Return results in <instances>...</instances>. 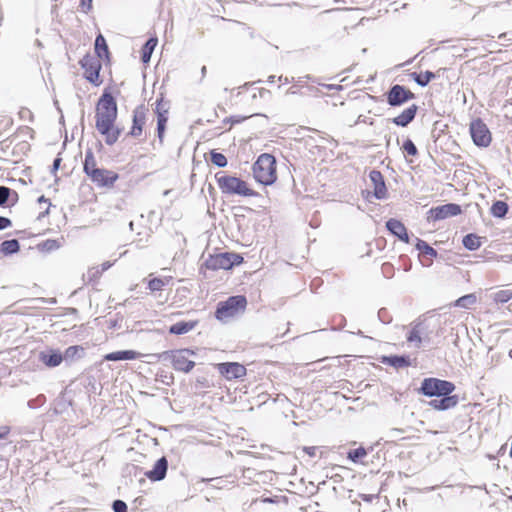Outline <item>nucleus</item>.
Here are the masks:
<instances>
[{
	"instance_id": "1",
	"label": "nucleus",
	"mask_w": 512,
	"mask_h": 512,
	"mask_svg": "<svg viewBox=\"0 0 512 512\" xmlns=\"http://www.w3.org/2000/svg\"><path fill=\"white\" fill-rule=\"evenodd\" d=\"M254 179L264 185L268 186L276 180V160L274 156L264 153L261 154L257 161L252 166Z\"/></svg>"
},
{
	"instance_id": "2",
	"label": "nucleus",
	"mask_w": 512,
	"mask_h": 512,
	"mask_svg": "<svg viewBox=\"0 0 512 512\" xmlns=\"http://www.w3.org/2000/svg\"><path fill=\"white\" fill-rule=\"evenodd\" d=\"M244 261L241 254L236 252H221L217 254H209L201 265V270L206 268L208 270L217 271L220 269L231 270L235 266H239Z\"/></svg>"
},
{
	"instance_id": "3",
	"label": "nucleus",
	"mask_w": 512,
	"mask_h": 512,
	"mask_svg": "<svg viewBox=\"0 0 512 512\" xmlns=\"http://www.w3.org/2000/svg\"><path fill=\"white\" fill-rule=\"evenodd\" d=\"M455 389L456 386L451 381L435 377H427L421 381L417 392L428 398H437L440 396H446L448 393H453Z\"/></svg>"
},
{
	"instance_id": "4",
	"label": "nucleus",
	"mask_w": 512,
	"mask_h": 512,
	"mask_svg": "<svg viewBox=\"0 0 512 512\" xmlns=\"http://www.w3.org/2000/svg\"><path fill=\"white\" fill-rule=\"evenodd\" d=\"M168 471V460L165 456L160 457L153 465L151 470L143 473L152 482H158L165 479ZM142 468L135 464H127L123 469V476H141Z\"/></svg>"
},
{
	"instance_id": "5",
	"label": "nucleus",
	"mask_w": 512,
	"mask_h": 512,
	"mask_svg": "<svg viewBox=\"0 0 512 512\" xmlns=\"http://www.w3.org/2000/svg\"><path fill=\"white\" fill-rule=\"evenodd\" d=\"M118 115V107L115 98L109 89H105L98 100L96 106V121L99 122H116Z\"/></svg>"
},
{
	"instance_id": "6",
	"label": "nucleus",
	"mask_w": 512,
	"mask_h": 512,
	"mask_svg": "<svg viewBox=\"0 0 512 512\" xmlns=\"http://www.w3.org/2000/svg\"><path fill=\"white\" fill-rule=\"evenodd\" d=\"M194 355L196 351L190 348L168 350L162 353L164 359H170L174 370L183 373H189L195 367V362L189 359Z\"/></svg>"
},
{
	"instance_id": "7",
	"label": "nucleus",
	"mask_w": 512,
	"mask_h": 512,
	"mask_svg": "<svg viewBox=\"0 0 512 512\" xmlns=\"http://www.w3.org/2000/svg\"><path fill=\"white\" fill-rule=\"evenodd\" d=\"M247 306V299L244 295H234L217 304L215 318L219 321H226L235 316L240 311H244Z\"/></svg>"
},
{
	"instance_id": "8",
	"label": "nucleus",
	"mask_w": 512,
	"mask_h": 512,
	"mask_svg": "<svg viewBox=\"0 0 512 512\" xmlns=\"http://www.w3.org/2000/svg\"><path fill=\"white\" fill-rule=\"evenodd\" d=\"M81 68L84 70V78L94 86H99L102 81L100 80L101 62L100 60L90 54H86L79 62Z\"/></svg>"
},
{
	"instance_id": "9",
	"label": "nucleus",
	"mask_w": 512,
	"mask_h": 512,
	"mask_svg": "<svg viewBox=\"0 0 512 512\" xmlns=\"http://www.w3.org/2000/svg\"><path fill=\"white\" fill-rule=\"evenodd\" d=\"M387 104L391 107H400L416 98L415 94L407 87L395 84L385 93Z\"/></svg>"
},
{
	"instance_id": "10",
	"label": "nucleus",
	"mask_w": 512,
	"mask_h": 512,
	"mask_svg": "<svg viewBox=\"0 0 512 512\" xmlns=\"http://www.w3.org/2000/svg\"><path fill=\"white\" fill-rule=\"evenodd\" d=\"M215 179L222 192H254L245 181L224 172L216 173Z\"/></svg>"
},
{
	"instance_id": "11",
	"label": "nucleus",
	"mask_w": 512,
	"mask_h": 512,
	"mask_svg": "<svg viewBox=\"0 0 512 512\" xmlns=\"http://www.w3.org/2000/svg\"><path fill=\"white\" fill-rule=\"evenodd\" d=\"M470 134L473 143L478 147H488L491 143V133L487 125L480 118L471 122Z\"/></svg>"
},
{
	"instance_id": "12",
	"label": "nucleus",
	"mask_w": 512,
	"mask_h": 512,
	"mask_svg": "<svg viewBox=\"0 0 512 512\" xmlns=\"http://www.w3.org/2000/svg\"><path fill=\"white\" fill-rule=\"evenodd\" d=\"M462 213V208L459 204L456 203H447L443 205H439L436 207H432L428 211L427 220L428 221H440L449 217L458 216Z\"/></svg>"
},
{
	"instance_id": "13",
	"label": "nucleus",
	"mask_w": 512,
	"mask_h": 512,
	"mask_svg": "<svg viewBox=\"0 0 512 512\" xmlns=\"http://www.w3.org/2000/svg\"><path fill=\"white\" fill-rule=\"evenodd\" d=\"M218 372L227 380L243 378L246 373V367L238 362H222L216 365Z\"/></svg>"
},
{
	"instance_id": "14",
	"label": "nucleus",
	"mask_w": 512,
	"mask_h": 512,
	"mask_svg": "<svg viewBox=\"0 0 512 512\" xmlns=\"http://www.w3.org/2000/svg\"><path fill=\"white\" fill-rule=\"evenodd\" d=\"M88 177L98 187H110L114 184L119 176L114 171L98 168L96 170H92Z\"/></svg>"
},
{
	"instance_id": "15",
	"label": "nucleus",
	"mask_w": 512,
	"mask_h": 512,
	"mask_svg": "<svg viewBox=\"0 0 512 512\" xmlns=\"http://www.w3.org/2000/svg\"><path fill=\"white\" fill-rule=\"evenodd\" d=\"M97 131L105 137V143L112 146L119 139L122 129L115 126V122H99L96 121Z\"/></svg>"
},
{
	"instance_id": "16",
	"label": "nucleus",
	"mask_w": 512,
	"mask_h": 512,
	"mask_svg": "<svg viewBox=\"0 0 512 512\" xmlns=\"http://www.w3.org/2000/svg\"><path fill=\"white\" fill-rule=\"evenodd\" d=\"M147 108L144 104L138 105L133 111L132 127L128 135L139 137L146 123Z\"/></svg>"
},
{
	"instance_id": "17",
	"label": "nucleus",
	"mask_w": 512,
	"mask_h": 512,
	"mask_svg": "<svg viewBox=\"0 0 512 512\" xmlns=\"http://www.w3.org/2000/svg\"><path fill=\"white\" fill-rule=\"evenodd\" d=\"M459 403V396L448 393L446 396H440L429 401L428 405L437 411H447L456 407Z\"/></svg>"
},
{
	"instance_id": "18",
	"label": "nucleus",
	"mask_w": 512,
	"mask_h": 512,
	"mask_svg": "<svg viewBox=\"0 0 512 512\" xmlns=\"http://www.w3.org/2000/svg\"><path fill=\"white\" fill-rule=\"evenodd\" d=\"M39 361L49 368H55L64 361L63 353L58 349L49 348L39 353Z\"/></svg>"
},
{
	"instance_id": "19",
	"label": "nucleus",
	"mask_w": 512,
	"mask_h": 512,
	"mask_svg": "<svg viewBox=\"0 0 512 512\" xmlns=\"http://www.w3.org/2000/svg\"><path fill=\"white\" fill-rule=\"evenodd\" d=\"M386 229L395 237H397L400 241L408 244L410 242V237L405 225L395 218H390L386 222Z\"/></svg>"
},
{
	"instance_id": "20",
	"label": "nucleus",
	"mask_w": 512,
	"mask_h": 512,
	"mask_svg": "<svg viewBox=\"0 0 512 512\" xmlns=\"http://www.w3.org/2000/svg\"><path fill=\"white\" fill-rule=\"evenodd\" d=\"M13 140L10 138L4 139L0 141V153L2 154L1 157L8 158L9 156H15L18 155V152L16 149H18L21 152H25L29 149V144L25 141L20 142L15 147H12Z\"/></svg>"
},
{
	"instance_id": "21",
	"label": "nucleus",
	"mask_w": 512,
	"mask_h": 512,
	"mask_svg": "<svg viewBox=\"0 0 512 512\" xmlns=\"http://www.w3.org/2000/svg\"><path fill=\"white\" fill-rule=\"evenodd\" d=\"M418 106L412 104L404 109L399 115L391 119V122L399 127H407L416 117Z\"/></svg>"
},
{
	"instance_id": "22",
	"label": "nucleus",
	"mask_w": 512,
	"mask_h": 512,
	"mask_svg": "<svg viewBox=\"0 0 512 512\" xmlns=\"http://www.w3.org/2000/svg\"><path fill=\"white\" fill-rule=\"evenodd\" d=\"M380 362L395 369L406 368L411 365L410 356L405 354L384 355L380 358Z\"/></svg>"
},
{
	"instance_id": "23",
	"label": "nucleus",
	"mask_w": 512,
	"mask_h": 512,
	"mask_svg": "<svg viewBox=\"0 0 512 512\" xmlns=\"http://www.w3.org/2000/svg\"><path fill=\"white\" fill-rule=\"evenodd\" d=\"M415 249L419 252V256H428L431 259H442L436 249L430 246L425 240L416 237L415 238Z\"/></svg>"
},
{
	"instance_id": "24",
	"label": "nucleus",
	"mask_w": 512,
	"mask_h": 512,
	"mask_svg": "<svg viewBox=\"0 0 512 512\" xmlns=\"http://www.w3.org/2000/svg\"><path fill=\"white\" fill-rule=\"evenodd\" d=\"M197 324V320L178 321L169 327V333L173 335H183L193 330Z\"/></svg>"
},
{
	"instance_id": "25",
	"label": "nucleus",
	"mask_w": 512,
	"mask_h": 512,
	"mask_svg": "<svg viewBox=\"0 0 512 512\" xmlns=\"http://www.w3.org/2000/svg\"><path fill=\"white\" fill-rule=\"evenodd\" d=\"M138 355L139 353L134 350H119L106 354L104 359L107 361H126L134 360Z\"/></svg>"
},
{
	"instance_id": "26",
	"label": "nucleus",
	"mask_w": 512,
	"mask_h": 512,
	"mask_svg": "<svg viewBox=\"0 0 512 512\" xmlns=\"http://www.w3.org/2000/svg\"><path fill=\"white\" fill-rule=\"evenodd\" d=\"M85 356V349L81 345H72L65 349L63 359L66 363L77 361Z\"/></svg>"
},
{
	"instance_id": "27",
	"label": "nucleus",
	"mask_w": 512,
	"mask_h": 512,
	"mask_svg": "<svg viewBox=\"0 0 512 512\" xmlns=\"http://www.w3.org/2000/svg\"><path fill=\"white\" fill-rule=\"evenodd\" d=\"M170 110V101L165 100L163 97V94L160 95L159 98H157L155 102V109L154 112L157 115V119H168V114Z\"/></svg>"
},
{
	"instance_id": "28",
	"label": "nucleus",
	"mask_w": 512,
	"mask_h": 512,
	"mask_svg": "<svg viewBox=\"0 0 512 512\" xmlns=\"http://www.w3.org/2000/svg\"><path fill=\"white\" fill-rule=\"evenodd\" d=\"M462 245L468 251H476L481 245V237L475 233H468L462 238Z\"/></svg>"
},
{
	"instance_id": "29",
	"label": "nucleus",
	"mask_w": 512,
	"mask_h": 512,
	"mask_svg": "<svg viewBox=\"0 0 512 512\" xmlns=\"http://www.w3.org/2000/svg\"><path fill=\"white\" fill-rule=\"evenodd\" d=\"M95 53H96V57L98 59H101L103 57H105L106 59H109V49H108V45H107V42H106V39L104 38V36L100 33L96 36V39H95Z\"/></svg>"
},
{
	"instance_id": "30",
	"label": "nucleus",
	"mask_w": 512,
	"mask_h": 512,
	"mask_svg": "<svg viewBox=\"0 0 512 512\" xmlns=\"http://www.w3.org/2000/svg\"><path fill=\"white\" fill-rule=\"evenodd\" d=\"M20 251V243L17 239L4 240L0 244V252L4 256H11Z\"/></svg>"
},
{
	"instance_id": "31",
	"label": "nucleus",
	"mask_w": 512,
	"mask_h": 512,
	"mask_svg": "<svg viewBox=\"0 0 512 512\" xmlns=\"http://www.w3.org/2000/svg\"><path fill=\"white\" fill-rule=\"evenodd\" d=\"M369 179L374 186L373 192H386L384 177L378 170H372L369 173Z\"/></svg>"
},
{
	"instance_id": "32",
	"label": "nucleus",
	"mask_w": 512,
	"mask_h": 512,
	"mask_svg": "<svg viewBox=\"0 0 512 512\" xmlns=\"http://www.w3.org/2000/svg\"><path fill=\"white\" fill-rule=\"evenodd\" d=\"M509 211V206L505 201H494L491 208L490 213L493 217L503 219L506 217Z\"/></svg>"
},
{
	"instance_id": "33",
	"label": "nucleus",
	"mask_w": 512,
	"mask_h": 512,
	"mask_svg": "<svg viewBox=\"0 0 512 512\" xmlns=\"http://www.w3.org/2000/svg\"><path fill=\"white\" fill-rule=\"evenodd\" d=\"M411 77L417 83V85L420 87H426L433 79L436 78V75L432 71L427 70L424 73L413 72Z\"/></svg>"
},
{
	"instance_id": "34",
	"label": "nucleus",
	"mask_w": 512,
	"mask_h": 512,
	"mask_svg": "<svg viewBox=\"0 0 512 512\" xmlns=\"http://www.w3.org/2000/svg\"><path fill=\"white\" fill-rule=\"evenodd\" d=\"M157 38H149L142 47L141 60L143 63H148L151 59L152 53L157 45Z\"/></svg>"
},
{
	"instance_id": "35",
	"label": "nucleus",
	"mask_w": 512,
	"mask_h": 512,
	"mask_svg": "<svg viewBox=\"0 0 512 512\" xmlns=\"http://www.w3.org/2000/svg\"><path fill=\"white\" fill-rule=\"evenodd\" d=\"M96 169H98V167L96 164L94 153L92 152L91 149H88L85 152L83 170L86 173V175L88 176L89 174H91L92 170H96Z\"/></svg>"
},
{
	"instance_id": "36",
	"label": "nucleus",
	"mask_w": 512,
	"mask_h": 512,
	"mask_svg": "<svg viewBox=\"0 0 512 512\" xmlns=\"http://www.w3.org/2000/svg\"><path fill=\"white\" fill-rule=\"evenodd\" d=\"M477 301V298L475 294L470 293L466 294L464 296L459 297L455 302L454 306L459 308H465L469 309L471 306H473Z\"/></svg>"
},
{
	"instance_id": "37",
	"label": "nucleus",
	"mask_w": 512,
	"mask_h": 512,
	"mask_svg": "<svg viewBox=\"0 0 512 512\" xmlns=\"http://www.w3.org/2000/svg\"><path fill=\"white\" fill-rule=\"evenodd\" d=\"M367 455V451L364 447L360 446L356 449H351L347 453V458L352 463H359V461Z\"/></svg>"
},
{
	"instance_id": "38",
	"label": "nucleus",
	"mask_w": 512,
	"mask_h": 512,
	"mask_svg": "<svg viewBox=\"0 0 512 512\" xmlns=\"http://www.w3.org/2000/svg\"><path fill=\"white\" fill-rule=\"evenodd\" d=\"M168 284V279H163L160 277H154L148 281V289L153 292H158L163 289L165 285Z\"/></svg>"
},
{
	"instance_id": "39",
	"label": "nucleus",
	"mask_w": 512,
	"mask_h": 512,
	"mask_svg": "<svg viewBox=\"0 0 512 512\" xmlns=\"http://www.w3.org/2000/svg\"><path fill=\"white\" fill-rule=\"evenodd\" d=\"M210 160L212 164L217 166L218 168H223L227 165L228 161L224 154L217 152L215 150H212L210 152Z\"/></svg>"
},
{
	"instance_id": "40",
	"label": "nucleus",
	"mask_w": 512,
	"mask_h": 512,
	"mask_svg": "<svg viewBox=\"0 0 512 512\" xmlns=\"http://www.w3.org/2000/svg\"><path fill=\"white\" fill-rule=\"evenodd\" d=\"M19 194H0V207H12L18 202Z\"/></svg>"
},
{
	"instance_id": "41",
	"label": "nucleus",
	"mask_w": 512,
	"mask_h": 512,
	"mask_svg": "<svg viewBox=\"0 0 512 512\" xmlns=\"http://www.w3.org/2000/svg\"><path fill=\"white\" fill-rule=\"evenodd\" d=\"M419 326L420 324H417L415 325L411 331L409 332L408 336H407V341L409 343H413L415 342L416 343V347L419 348L423 339L421 338L420 334H421V331L419 329Z\"/></svg>"
},
{
	"instance_id": "42",
	"label": "nucleus",
	"mask_w": 512,
	"mask_h": 512,
	"mask_svg": "<svg viewBox=\"0 0 512 512\" xmlns=\"http://www.w3.org/2000/svg\"><path fill=\"white\" fill-rule=\"evenodd\" d=\"M60 247V244L57 240L55 239H47L43 242H41L40 244H38V248L39 250L41 251H45V252H52V251H55L57 250L58 248Z\"/></svg>"
},
{
	"instance_id": "43",
	"label": "nucleus",
	"mask_w": 512,
	"mask_h": 512,
	"mask_svg": "<svg viewBox=\"0 0 512 512\" xmlns=\"http://www.w3.org/2000/svg\"><path fill=\"white\" fill-rule=\"evenodd\" d=\"M401 149L404 153H406L409 156L414 157V156L418 155V149H417L416 145L414 144V142L410 138H407L403 142Z\"/></svg>"
},
{
	"instance_id": "44",
	"label": "nucleus",
	"mask_w": 512,
	"mask_h": 512,
	"mask_svg": "<svg viewBox=\"0 0 512 512\" xmlns=\"http://www.w3.org/2000/svg\"><path fill=\"white\" fill-rule=\"evenodd\" d=\"M512 299L511 290H500L494 294V301L496 303L504 304Z\"/></svg>"
},
{
	"instance_id": "45",
	"label": "nucleus",
	"mask_w": 512,
	"mask_h": 512,
	"mask_svg": "<svg viewBox=\"0 0 512 512\" xmlns=\"http://www.w3.org/2000/svg\"><path fill=\"white\" fill-rule=\"evenodd\" d=\"M46 402V396L44 394H39L36 398L30 399L27 402V406L30 409H37L44 405Z\"/></svg>"
},
{
	"instance_id": "46",
	"label": "nucleus",
	"mask_w": 512,
	"mask_h": 512,
	"mask_svg": "<svg viewBox=\"0 0 512 512\" xmlns=\"http://www.w3.org/2000/svg\"><path fill=\"white\" fill-rule=\"evenodd\" d=\"M377 317H378V320L384 325L390 324L393 320L391 314L389 313V311L386 308L379 309L378 313H377Z\"/></svg>"
},
{
	"instance_id": "47",
	"label": "nucleus",
	"mask_w": 512,
	"mask_h": 512,
	"mask_svg": "<svg viewBox=\"0 0 512 512\" xmlns=\"http://www.w3.org/2000/svg\"><path fill=\"white\" fill-rule=\"evenodd\" d=\"M37 202L38 204L41 206L42 204H47V207L45 208L44 211H41L39 213V215L37 216V219L38 220H42L46 215L49 214V209L51 207V203L49 202L48 199L45 198L44 194H42L38 199H37Z\"/></svg>"
},
{
	"instance_id": "48",
	"label": "nucleus",
	"mask_w": 512,
	"mask_h": 512,
	"mask_svg": "<svg viewBox=\"0 0 512 512\" xmlns=\"http://www.w3.org/2000/svg\"><path fill=\"white\" fill-rule=\"evenodd\" d=\"M261 502L263 503H270V504H278L280 502H283L284 504H288L289 500L287 496H273V497H263L261 499Z\"/></svg>"
},
{
	"instance_id": "49",
	"label": "nucleus",
	"mask_w": 512,
	"mask_h": 512,
	"mask_svg": "<svg viewBox=\"0 0 512 512\" xmlns=\"http://www.w3.org/2000/svg\"><path fill=\"white\" fill-rule=\"evenodd\" d=\"M364 203H373L374 200H387L390 194H362Z\"/></svg>"
},
{
	"instance_id": "50",
	"label": "nucleus",
	"mask_w": 512,
	"mask_h": 512,
	"mask_svg": "<svg viewBox=\"0 0 512 512\" xmlns=\"http://www.w3.org/2000/svg\"><path fill=\"white\" fill-rule=\"evenodd\" d=\"M381 272L385 278L390 279L394 276V266L389 262H385L381 266Z\"/></svg>"
},
{
	"instance_id": "51",
	"label": "nucleus",
	"mask_w": 512,
	"mask_h": 512,
	"mask_svg": "<svg viewBox=\"0 0 512 512\" xmlns=\"http://www.w3.org/2000/svg\"><path fill=\"white\" fill-rule=\"evenodd\" d=\"M167 121H168V119H162V118L157 119V135L161 142L163 141Z\"/></svg>"
},
{
	"instance_id": "52",
	"label": "nucleus",
	"mask_w": 512,
	"mask_h": 512,
	"mask_svg": "<svg viewBox=\"0 0 512 512\" xmlns=\"http://www.w3.org/2000/svg\"><path fill=\"white\" fill-rule=\"evenodd\" d=\"M112 510L114 512H127L128 507H127V504L123 500L116 499L112 503Z\"/></svg>"
},
{
	"instance_id": "53",
	"label": "nucleus",
	"mask_w": 512,
	"mask_h": 512,
	"mask_svg": "<svg viewBox=\"0 0 512 512\" xmlns=\"http://www.w3.org/2000/svg\"><path fill=\"white\" fill-rule=\"evenodd\" d=\"M249 117L250 116L233 115V116H230V117H226L223 120V123H229L231 125H235V124H239V123L243 122L244 120H246Z\"/></svg>"
},
{
	"instance_id": "54",
	"label": "nucleus",
	"mask_w": 512,
	"mask_h": 512,
	"mask_svg": "<svg viewBox=\"0 0 512 512\" xmlns=\"http://www.w3.org/2000/svg\"><path fill=\"white\" fill-rule=\"evenodd\" d=\"M19 117L24 121L32 122L34 115L28 108H22L19 111Z\"/></svg>"
},
{
	"instance_id": "55",
	"label": "nucleus",
	"mask_w": 512,
	"mask_h": 512,
	"mask_svg": "<svg viewBox=\"0 0 512 512\" xmlns=\"http://www.w3.org/2000/svg\"><path fill=\"white\" fill-rule=\"evenodd\" d=\"M195 386L198 388H209L210 383L208 379L204 376H200L196 378Z\"/></svg>"
},
{
	"instance_id": "56",
	"label": "nucleus",
	"mask_w": 512,
	"mask_h": 512,
	"mask_svg": "<svg viewBox=\"0 0 512 512\" xmlns=\"http://www.w3.org/2000/svg\"><path fill=\"white\" fill-rule=\"evenodd\" d=\"M12 225V221L4 216H0V231L9 228Z\"/></svg>"
},
{
	"instance_id": "57",
	"label": "nucleus",
	"mask_w": 512,
	"mask_h": 512,
	"mask_svg": "<svg viewBox=\"0 0 512 512\" xmlns=\"http://www.w3.org/2000/svg\"><path fill=\"white\" fill-rule=\"evenodd\" d=\"M160 377H161V380H160V381H161L163 384H165V385H170V384H172V383H173V379H174V377H173V375H172V374H167V373H165V374H161V375H160Z\"/></svg>"
},
{
	"instance_id": "58",
	"label": "nucleus",
	"mask_w": 512,
	"mask_h": 512,
	"mask_svg": "<svg viewBox=\"0 0 512 512\" xmlns=\"http://www.w3.org/2000/svg\"><path fill=\"white\" fill-rule=\"evenodd\" d=\"M82 11L87 13L92 8V0H80Z\"/></svg>"
},
{
	"instance_id": "59",
	"label": "nucleus",
	"mask_w": 512,
	"mask_h": 512,
	"mask_svg": "<svg viewBox=\"0 0 512 512\" xmlns=\"http://www.w3.org/2000/svg\"><path fill=\"white\" fill-rule=\"evenodd\" d=\"M101 274H102V272H101V270L99 268H92L88 272L90 281L98 278Z\"/></svg>"
},
{
	"instance_id": "60",
	"label": "nucleus",
	"mask_w": 512,
	"mask_h": 512,
	"mask_svg": "<svg viewBox=\"0 0 512 512\" xmlns=\"http://www.w3.org/2000/svg\"><path fill=\"white\" fill-rule=\"evenodd\" d=\"M317 449L318 448L316 446H304L303 447V451L310 457H314L316 455Z\"/></svg>"
},
{
	"instance_id": "61",
	"label": "nucleus",
	"mask_w": 512,
	"mask_h": 512,
	"mask_svg": "<svg viewBox=\"0 0 512 512\" xmlns=\"http://www.w3.org/2000/svg\"><path fill=\"white\" fill-rule=\"evenodd\" d=\"M9 433H10L9 426H6V425L0 426V439L6 438L9 435Z\"/></svg>"
},
{
	"instance_id": "62",
	"label": "nucleus",
	"mask_w": 512,
	"mask_h": 512,
	"mask_svg": "<svg viewBox=\"0 0 512 512\" xmlns=\"http://www.w3.org/2000/svg\"><path fill=\"white\" fill-rule=\"evenodd\" d=\"M61 161H62V158L57 156L54 161H53V164H52V169H51V172H56L59 167H60V164H61Z\"/></svg>"
},
{
	"instance_id": "63",
	"label": "nucleus",
	"mask_w": 512,
	"mask_h": 512,
	"mask_svg": "<svg viewBox=\"0 0 512 512\" xmlns=\"http://www.w3.org/2000/svg\"><path fill=\"white\" fill-rule=\"evenodd\" d=\"M359 123H368V119H367L365 116L360 115V116L357 118V120H356L355 124H359ZM369 124H370V125H372V124H373V122H372V121H370V122H369Z\"/></svg>"
},
{
	"instance_id": "64",
	"label": "nucleus",
	"mask_w": 512,
	"mask_h": 512,
	"mask_svg": "<svg viewBox=\"0 0 512 512\" xmlns=\"http://www.w3.org/2000/svg\"><path fill=\"white\" fill-rule=\"evenodd\" d=\"M112 266V263L109 262V261H105L101 264V272L103 273L104 271L108 270L110 267Z\"/></svg>"
}]
</instances>
